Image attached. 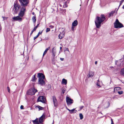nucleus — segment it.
Here are the masks:
<instances>
[{
	"instance_id": "1",
	"label": "nucleus",
	"mask_w": 124,
	"mask_h": 124,
	"mask_svg": "<svg viewBox=\"0 0 124 124\" xmlns=\"http://www.w3.org/2000/svg\"><path fill=\"white\" fill-rule=\"evenodd\" d=\"M105 19V17L103 15H101L100 17L97 16L95 21V25L97 28H99L101 26V23Z\"/></svg>"
},
{
	"instance_id": "2",
	"label": "nucleus",
	"mask_w": 124,
	"mask_h": 124,
	"mask_svg": "<svg viewBox=\"0 0 124 124\" xmlns=\"http://www.w3.org/2000/svg\"><path fill=\"white\" fill-rule=\"evenodd\" d=\"M38 77L39 78L38 83L40 85H43L45 84L44 79L45 76L42 73H39L38 74Z\"/></svg>"
},
{
	"instance_id": "3",
	"label": "nucleus",
	"mask_w": 124,
	"mask_h": 124,
	"mask_svg": "<svg viewBox=\"0 0 124 124\" xmlns=\"http://www.w3.org/2000/svg\"><path fill=\"white\" fill-rule=\"evenodd\" d=\"M45 115L44 114L43 115L39 118V123L38 121V119H36L33 121V122L34 124H42V122L43 121V120L45 118Z\"/></svg>"
},
{
	"instance_id": "4",
	"label": "nucleus",
	"mask_w": 124,
	"mask_h": 124,
	"mask_svg": "<svg viewBox=\"0 0 124 124\" xmlns=\"http://www.w3.org/2000/svg\"><path fill=\"white\" fill-rule=\"evenodd\" d=\"M114 28H120L123 27V24L120 23L118 19L116 20L115 22L114 23Z\"/></svg>"
},
{
	"instance_id": "5",
	"label": "nucleus",
	"mask_w": 124,
	"mask_h": 124,
	"mask_svg": "<svg viewBox=\"0 0 124 124\" xmlns=\"http://www.w3.org/2000/svg\"><path fill=\"white\" fill-rule=\"evenodd\" d=\"M26 11V8L24 7H22L21 8V10L18 14V16L20 17H23L24 16V13Z\"/></svg>"
},
{
	"instance_id": "6",
	"label": "nucleus",
	"mask_w": 124,
	"mask_h": 124,
	"mask_svg": "<svg viewBox=\"0 0 124 124\" xmlns=\"http://www.w3.org/2000/svg\"><path fill=\"white\" fill-rule=\"evenodd\" d=\"M21 5L23 7L27 6L29 3L28 0H19Z\"/></svg>"
},
{
	"instance_id": "7",
	"label": "nucleus",
	"mask_w": 124,
	"mask_h": 124,
	"mask_svg": "<svg viewBox=\"0 0 124 124\" xmlns=\"http://www.w3.org/2000/svg\"><path fill=\"white\" fill-rule=\"evenodd\" d=\"M66 101L68 105H70L73 102V101L68 97H67L66 98Z\"/></svg>"
},
{
	"instance_id": "8",
	"label": "nucleus",
	"mask_w": 124,
	"mask_h": 124,
	"mask_svg": "<svg viewBox=\"0 0 124 124\" xmlns=\"http://www.w3.org/2000/svg\"><path fill=\"white\" fill-rule=\"evenodd\" d=\"M38 101H40L43 103H46V100L45 98L43 96H40L38 98Z\"/></svg>"
},
{
	"instance_id": "9",
	"label": "nucleus",
	"mask_w": 124,
	"mask_h": 124,
	"mask_svg": "<svg viewBox=\"0 0 124 124\" xmlns=\"http://www.w3.org/2000/svg\"><path fill=\"white\" fill-rule=\"evenodd\" d=\"M78 24V22L77 20L74 21L72 23L71 26V30L72 31L74 30L75 27Z\"/></svg>"
},
{
	"instance_id": "10",
	"label": "nucleus",
	"mask_w": 124,
	"mask_h": 124,
	"mask_svg": "<svg viewBox=\"0 0 124 124\" xmlns=\"http://www.w3.org/2000/svg\"><path fill=\"white\" fill-rule=\"evenodd\" d=\"M12 19L15 21L21 22L22 21V18L19 16H15L12 18Z\"/></svg>"
},
{
	"instance_id": "11",
	"label": "nucleus",
	"mask_w": 124,
	"mask_h": 124,
	"mask_svg": "<svg viewBox=\"0 0 124 124\" xmlns=\"http://www.w3.org/2000/svg\"><path fill=\"white\" fill-rule=\"evenodd\" d=\"M14 7L16 11H17L20 8V5L18 4L15 3L14 4Z\"/></svg>"
},
{
	"instance_id": "12",
	"label": "nucleus",
	"mask_w": 124,
	"mask_h": 124,
	"mask_svg": "<svg viewBox=\"0 0 124 124\" xmlns=\"http://www.w3.org/2000/svg\"><path fill=\"white\" fill-rule=\"evenodd\" d=\"M37 91V90L35 89L34 88H33L30 90L29 92L31 93H30L29 94L31 95H33Z\"/></svg>"
},
{
	"instance_id": "13",
	"label": "nucleus",
	"mask_w": 124,
	"mask_h": 124,
	"mask_svg": "<svg viewBox=\"0 0 124 124\" xmlns=\"http://www.w3.org/2000/svg\"><path fill=\"white\" fill-rule=\"evenodd\" d=\"M53 100L54 106H56L57 105V101L56 98L55 96L53 97Z\"/></svg>"
},
{
	"instance_id": "14",
	"label": "nucleus",
	"mask_w": 124,
	"mask_h": 124,
	"mask_svg": "<svg viewBox=\"0 0 124 124\" xmlns=\"http://www.w3.org/2000/svg\"><path fill=\"white\" fill-rule=\"evenodd\" d=\"M94 74V72L93 71H90L88 74L87 75L88 78H92L93 77Z\"/></svg>"
},
{
	"instance_id": "15",
	"label": "nucleus",
	"mask_w": 124,
	"mask_h": 124,
	"mask_svg": "<svg viewBox=\"0 0 124 124\" xmlns=\"http://www.w3.org/2000/svg\"><path fill=\"white\" fill-rule=\"evenodd\" d=\"M64 32L63 31L62 33H61L58 36L59 38L60 39H62L64 36Z\"/></svg>"
},
{
	"instance_id": "16",
	"label": "nucleus",
	"mask_w": 124,
	"mask_h": 124,
	"mask_svg": "<svg viewBox=\"0 0 124 124\" xmlns=\"http://www.w3.org/2000/svg\"><path fill=\"white\" fill-rule=\"evenodd\" d=\"M54 47L52 48V55L53 57H54L55 56V54L56 53V52L55 50L54 49Z\"/></svg>"
},
{
	"instance_id": "17",
	"label": "nucleus",
	"mask_w": 124,
	"mask_h": 124,
	"mask_svg": "<svg viewBox=\"0 0 124 124\" xmlns=\"http://www.w3.org/2000/svg\"><path fill=\"white\" fill-rule=\"evenodd\" d=\"M68 111H69L71 113H75L77 111V110H75V108H74L71 110H68Z\"/></svg>"
},
{
	"instance_id": "18",
	"label": "nucleus",
	"mask_w": 124,
	"mask_h": 124,
	"mask_svg": "<svg viewBox=\"0 0 124 124\" xmlns=\"http://www.w3.org/2000/svg\"><path fill=\"white\" fill-rule=\"evenodd\" d=\"M36 108H38L39 109V110H42L43 108H44L42 107L39 105H37L35 107Z\"/></svg>"
},
{
	"instance_id": "19",
	"label": "nucleus",
	"mask_w": 124,
	"mask_h": 124,
	"mask_svg": "<svg viewBox=\"0 0 124 124\" xmlns=\"http://www.w3.org/2000/svg\"><path fill=\"white\" fill-rule=\"evenodd\" d=\"M62 84L64 85H66L67 84V80L64 78L62 79Z\"/></svg>"
},
{
	"instance_id": "20",
	"label": "nucleus",
	"mask_w": 124,
	"mask_h": 124,
	"mask_svg": "<svg viewBox=\"0 0 124 124\" xmlns=\"http://www.w3.org/2000/svg\"><path fill=\"white\" fill-rule=\"evenodd\" d=\"M50 48V47H49L48 48H47L45 50L44 52V53L43 54V57H44V55L46 54L47 51Z\"/></svg>"
},
{
	"instance_id": "21",
	"label": "nucleus",
	"mask_w": 124,
	"mask_h": 124,
	"mask_svg": "<svg viewBox=\"0 0 124 124\" xmlns=\"http://www.w3.org/2000/svg\"><path fill=\"white\" fill-rule=\"evenodd\" d=\"M120 74L121 75L124 76V68L121 70Z\"/></svg>"
},
{
	"instance_id": "22",
	"label": "nucleus",
	"mask_w": 124,
	"mask_h": 124,
	"mask_svg": "<svg viewBox=\"0 0 124 124\" xmlns=\"http://www.w3.org/2000/svg\"><path fill=\"white\" fill-rule=\"evenodd\" d=\"M115 13V11H112L111 12V13H110L109 14V17H110L111 16H113V15Z\"/></svg>"
},
{
	"instance_id": "23",
	"label": "nucleus",
	"mask_w": 124,
	"mask_h": 124,
	"mask_svg": "<svg viewBox=\"0 0 124 124\" xmlns=\"http://www.w3.org/2000/svg\"><path fill=\"white\" fill-rule=\"evenodd\" d=\"M32 19L33 23H35L36 21V17L34 16L32 18Z\"/></svg>"
},
{
	"instance_id": "24",
	"label": "nucleus",
	"mask_w": 124,
	"mask_h": 124,
	"mask_svg": "<svg viewBox=\"0 0 124 124\" xmlns=\"http://www.w3.org/2000/svg\"><path fill=\"white\" fill-rule=\"evenodd\" d=\"M37 78H36L35 77V74L34 75L33 77L32 78L31 81L33 82L35 81V80L37 79Z\"/></svg>"
},
{
	"instance_id": "25",
	"label": "nucleus",
	"mask_w": 124,
	"mask_h": 124,
	"mask_svg": "<svg viewBox=\"0 0 124 124\" xmlns=\"http://www.w3.org/2000/svg\"><path fill=\"white\" fill-rule=\"evenodd\" d=\"M79 115L80 119H82L83 118V115L81 113H80Z\"/></svg>"
},
{
	"instance_id": "26",
	"label": "nucleus",
	"mask_w": 124,
	"mask_h": 124,
	"mask_svg": "<svg viewBox=\"0 0 124 124\" xmlns=\"http://www.w3.org/2000/svg\"><path fill=\"white\" fill-rule=\"evenodd\" d=\"M39 24H38L37 25L35 26L33 29V31H35L36 30V29L37 28L38 26L39 25Z\"/></svg>"
},
{
	"instance_id": "27",
	"label": "nucleus",
	"mask_w": 124,
	"mask_h": 124,
	"mask_svg": "<svg viewBox=\"0 0 124 124\" xmlns=\"http://www.w3.org/2000/svg\"><path fill=\"white\" fill-rule=\"evenodd\" d=\"M50 31V29L49 28H46V32H47Z\"/></svg>"
},
{
	"instance_id": "28",
	"label": "nucleus",
	"mask_w": 124,
	"mask_h": 124,
	"mask_svg": "<svg viewBox=\"0 0 124 124\" xmlns=\"http://www.w3.org/2000/svg\"><path fill=\"white\" fill-rule=\"evenodd\" d=\"M124 1V0H122L121 1H120V5L119 7L120 6L122 5V3Z\"/></svg>"
},
{
	"instance_id": "29",
	"label": "nucleus",
	"mask_w": 124,
	"mask_h": 124,
	"mask_svg": "<svg viewBox=\"0 0 124 124\" xmlns=\"http://www.w3.org/2000/svg\"><path fill=\"white\" fill-rule=\"evenodd\" d=\"M66 90V89L65 88H64L63 89L62 92L63 94H64V93L65 92V91Z\"/></svg>"
},
{
	"instance_id": "30",
	"label": "nucleus",
	"mask_w": 124,
	"mask_h": 124,
	"mask_svg": "<svg viewBox=\"0 0 124 124\" xmlns=\"http://www.w3.org/2000/svg\"><path fill=\"white\" fill-rule=\"evenodd\" d=\"M118 93L120 95L121 94L123 93V91H120V92H118Z\"/></svg>"
},
{
	"instance_id": "31",
	"label": "nucleus",
	"mask_w": 124,
	"mask_h": 124,
	"mask_svg": "<svg viewBox=\"0 0 124 124\" xmlns=\"http://www.w3.org/2000/svg\"><path fill=\"white\" fill-rule=\"evenodd\" d=\"M67 51L68 52H70L68 48H67L65 49L64 50V51Z\"/></svg>"
},
{
	"instance_id": "32",
	"label": "nucleus",
	"mask_w": 124,
	"mask_h": 124,
	"mask_svg": "<svg viewBox=\"0 0 124 124\" xmlns=\"http://www.w3.org/2000/svg\"><path fill=\"white\" fill-rule=\"evenodd\" d=\"M39 36L37 35L36 36L34 37V40H35Z\"/></svg>"
},
{
	"instance_id": "33",
	"label": "nucleus",
	"mask_w": 124,
	"mask_h": 124,
	"mask_svg": "<svg viewBox=\"0 0 124 124\" xmlns=\"http://www.w3.org/2000/svg\"><path fill=\"white\" fill-rule=\"evenodd\" d=\"M49 27L51 28H54V26L52 25H50L49 26Z\"/></svg>"
},
{
	"instance_id": "34",
	"label": "nucleus",
	"mask_w": 124,
	"mask_h": 124,
	"mask_svg": "<svg viewBox=\"0 0 124 124\" xmlns=\"http://www.w3.org/2000/svg\"><path fill=\"white\" fill-rule=\"evenodd\" d=\"M42 31L41 32H39L38 35H38V36H39V35H40V34H42Z\"/></svg>"
},
{
	"instance_id": "35",
	"label": "nucleus",
	"mask_w": 124,
	"mask_h": 124,
	"mask_svg": "<svg viewBox=\"0 0 124 124\" xmlns=\"http://www.w3.org/2000/svg\"><path fill=\"white\" fill-rule=\"evenodd\" d=\"M84 107V106H81L80 107V110H81V109H82Z\"/></svg>"
},
{
	"instance_id": "36",
	"label": "nucleus",
	"mask_w": 124,
	"mask_h": 124,
	"mask_svg": "<svg viewBox=\"0 0 124 124\" xmlns=\"http://www.w3.org/2000/svg\"><path fill=\"white\" fill-rule=\"evenodd\" d=\"M23 105H21L20 106V108L21 109H23Z\"/></svg>"
},
{
	"instance_id": "37",
	"label": "nucleus",
	"mask_w": 124,
	"mask_h": 124,
	"mask_svg": "<svg viewBox=\"0 0 124 124\" xmlns=\"http://www.w3.org/2000/svg\"><path fill=\"white\" fill-rule=\"evenodd\" d=\"M7 88L8 92L9 93L10 92V89H9V87H7Z\"/></svg>"
},
{
	"instance_id": "38",
	"label": "nucleus",
	"mask_w": 124,
	"mask_h": 124,
	"mask_svg": "<svg viewBox=\"0 0 124 124\" xmlns=\"http://www.w3.org/2000/svg\"><path fill=\"white\" fill-rule=\"evenodd\" d=\"M60 59L62 61H63V60L64 59V58H60Z\"/></svg>"
},
{
	"instance_id": "39",
	"label": "nucleus",
	"mask_w": 124,
	"mask_h": 124,
	"mask_svg": "<svg viewBox=\"0 0 124 124\" xmlns=\"http://www.w3.org/2000/svg\"><path fill=\"white\" fill-rule=\"evenodd\" d=\"M96 84L97 85V86H100V85L98 83H97Z\"/></svg>"
},
{
	"instance_id": "40",
	"label": "nucleus",
	"mask_w": 124,
	"mask_h": 124,
	"mask_svg": "<svg viewBox=\"0 0 124 124\" xmlns=\"http://www.w3.org/2000/svg\"><path fill=\"white\" fill-rule=\"evenodd\" d=\"M63 7H67V6L66 4H65V5H64Z\"/></svg>"
},
{
	"instance_id": "41",
	"label": "nucleus",
	"mask_w": 124,
	"mask_h": 124,
	"mask_svg": "<svg viewBox=\"0 0 124 124\" xmlns=\"http://www.w3.org/2000/svg\"><path fill=\"white\" fill-rule=\"evenodd\" d=\"M34 31H33V30H32V31L31 32V35L32 33H33V32Z\"/></svg>"
},
{
	"instance_id": "42",
	"label": "nucleus",
	"mask_w": 124,
	"mask_h": 124,
	"mask_svg": "<svg viewBox=\"0 0 124 124\" xmlns=\"http://www.w3.org/2000/svg\"><path fill=\"white\" fill-rule=\"evenodd\" d=\"M97 61H96L95 62V64H96L97 63Z\"/></svg>"
},
{
	"instance_id": "43",
	"label": "nucleus",
	"mask_w": 124,
	"mask_h": 124,
	"mask_svg": "<svg viewBox=\"0 0 124 124\" xmlns=\"http://www.w3.org/2000/svg\"><path fill=\"white\" fill-rule=\"evenodd\" d=\"M2 17L3 18V20H4L5 19V17H4V16H2Z\"/></svg>"
},
{
	"instance_id": "44",
	"label": "nucleus",
	"mask_w": 124,
	"mask_h": 124,
	"mask_svg": "<svg viewBox=\"0 0 124 124\" xmlns=\"http://www.w3.org/2000/svg\"><path fill=\"white\" fill-rule=\"evenodd\" d=\"M111 123H112V122L113 123V121L112 120V119H111Z\"/></svg>"
},
{
	"instance_id": "45",
	"label": "nucleus",
	"mask_w": 124,
	"mask_h": 124,
	"mask_svg": "<svg viewBox=\"0 0 124 124\" xmlns=\"http://www.w3.org/2000/svg\"><path fill=\"white\" fill-rule=\"evenodd\" d=\"M32 14L33 15H34L35 14L34 12H32Z\"/></svg>"
},
{
	"instance_id": "46",
	"label": "nucleus",
	"mask_w": 124,
	"mask_h": 124,
	"mask_svg": "<svg viewBox=\"0 0 124 124\" xmlns=\"http://www.w3.org/2000/svg\"><path fill=\"white\" fill-rule=\"evenodd\" d=\"M62 49V47H60V49L61 50Z\"/></svg>"
},
{
	"instance_id": "47",
	"label": "nucleus",
	"mask_w": 124,
	"mask_h": 124,
	"mask_svg": "<svg viewBox=\"0 0 124 124\" xmlns=\"http://www.w3.org/2000/svg\"><path fill=\"white\" fill-rule=\"evenodd\" d=\"M66 108L68 110H70L69 109H68L67 107H66Z\"/></svg>"
},
{
	"instance_id": "48",
	"label": "nucleus",
	"mask_w": 124,
	"mask_h": 124,
	"mask_svg": "<svg viewBox=\"0 0 124 124\" xmlns=\"http://www.w3.org/2000/svg\"><path fill=\"white\" fill-rule=\"evenodd\" d=\"M122 8L123 9H124V5L123 6Z\"/></svg>"
},
{
	"instance_id": "49",
	"label": "nucleus",
	"mask_w": 124,
	"mask_h": 124,
	"mask_svg": "<svg viewBox=\"0 0 124 124\" xmlns=\"http://www.w3.org/2000/svg\"><path fill=\"white\" fill-rule=\"evenodd\" d=\"M111 124H114V123H112H112H111Z\"/></svg>"
},
{
	"instance_id": "50",
	"label": "nucleus",
	"mask_w": 124,
	"mask_h": 124,
	"mask_svg": "<svg viewBox=\"0 0 124 124\" xmlns=\"http://www.w3.org/2000/svg\"><path fill=\"white\" fill-rule=\"evenodd\" d=\"M110 68H113V67L112 66L111 67H110Z\"/></svg>"
},
{
	"instance_id": "51",
	"label": "nucleus",
	"mask_w": 124,
	"mask_h": 124,
	"mask_svg": "<svg viewBox=\"0 0 124 124\" xmlns=\"http://www.w3.org/2000/svg\"><path fill=\"white\" fill-rule=\"evenodd\" d=\"M52 124H54V122H53V123Z\"/></svg>"
},
{
	"instance_id": "52",
	"label": "nucleus",
	"mask_w": 124,
	"mask_h": 124,
	"mask_svg": "<svg viewBox=\"0 0 124 124\" xmlns=\"http://www.w3.org/2000/svg\"><path fill=\"white\" fill-rule=\"evenodd\" d=\"M99 80H98V82H99Z\"/></svg>"
}]
</instances>
